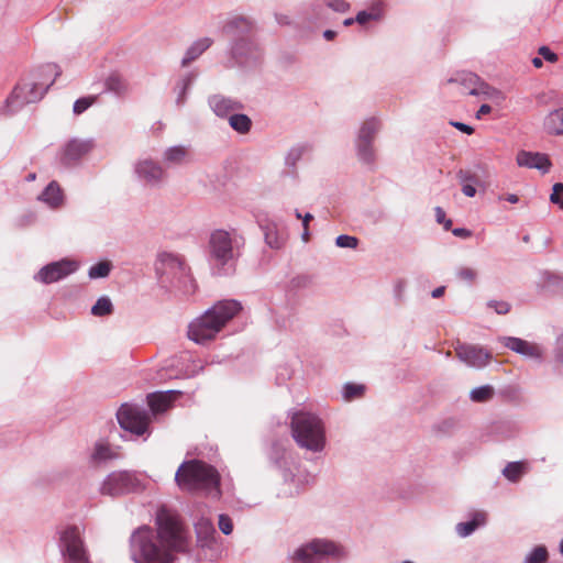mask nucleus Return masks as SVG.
<instances>
[{"label": "nucleus", "instance_id": "nucleus-1", "mask_svg": "<svg viewBox=\"0 0 563 563\" xmlns=\"http://www.w3.org/2000/svg\"><path fill=\"white\" fill-rule=\"evenodd\" d=\"M156 527V533L148 527H141L131 536V558L135 563H174L175 553L190 552L189 530L175 511L159 508Z\"/></svg>", "mask_w": 563, "mask_h": 563}, {"label": "nucleus", "instance_id": "nucleus-2", "mask_svg": "<svg viewBox=\"0 0 563 563\" xmlns=\"http://www.w3.org/2000/svg\"><path fill=\"white\" fill-rule=\"evenodd\" d=\"M242 309L236 300H221L189 323L188 338L198 344L213 340Z\"/></svg>", "mask_w": 563, "mask_h": 563}, {"label": "nucleus", "instance_id": "nucleus-3", "mask_svg": "<svg viewBox=\"0 0 563 563\" xmlns=\"http://www.w3.org/2000/svg\"><path fill=\"white\" fill-rule=\"evenodd\" d=\"M244 239L236 230H216L210 234L208 250L209 262L218 275H228L234 269L235 258Z\"/></svg>", "mask_w": 563, "mask_h": 563}, {"label": "nucleus", "instance_id": "nucleus-4", "mask_svg": "<svg viewBox=\"0 0 563 563\" xmlns=\"http://www.w3.org/2000/svg\"><path fill=\"white\" fill-rule=\"evenodd\" d=\"M59 74L58 66L55 64L42 66L34 80L22 81L14 87L7 99L8 111L14 113L24 106L41 100Z\"/></svg>", "mask_w": 563, "mask_h": 563}, {"label": "nucleus", "instance_id": "nucleus-5", "mask_svg": "<svg viewBox=\"0 0 563 563\" xmlns=\"http://www.w3.org/2000/svg\"><path fill=\"white\" fill-rule=\"evenodd\" d=\"M291 435L301 449L320 453L327 444L325 426L316 413L299 410L290 419Z\"/></svg>", "mask_w": 563, "mask_h": 563}, {"label": "nucleus", "instance_id": "nucleus-6", "mask_svg": "<svg viewBox=\"0 0 563 563\" xmlns=\"http://www.w3.org/2000/svg\"><path fill=\"white\" fill-rule=\"evenodd\" d=\"M177 485L185 490H205L219 496L220 476L217 470L198 460L184 462L175 474Z\"/></svg>", "mask_w": 563, "mask_h": 563}, {"label": "nucleus", "instance_id": "nucleus-7", "mask_svg": "<svg viewBox=\"0 0 563 563\" xmlns=\"http://www.w3.org/2000/svg\"><path fill=\"white\" fill-rule=\"evenodd\" d=\"M347 556L346 549L329 539H313L298 547L290 555L292 563H325L342 561Z\"/></svg>", "mask_w": 563, "mask_h": 563}, {"label": "nucleus", "instance_id": "nucleus-8", "mask_svg": "<svg viewBox=\"0 0 563 563\" xmlns=\"http://www.w3.org/2000/svg\"><path fill=\"white\" fill-rule=\"evenodd\" d=\"M442 85H457L462 93L481 97L483 99H495L500 96L499 90L488 85L472 71H459L448 78Z\"/></svg>", "mask_w": 563, "mask_h": 563}, {"label": "nucleus", "instance_id": "nucleus-9", "mask_svg": "<svg viewBox=\"0 0 563 563\" xmlns=\"http://www.w3.org/2000/svg\"><path fill=\"white\" fill-rule=\"evenodd\" d=\"M59 549L66 563H90L82 531L77 526L66 527L60 532Z\"/></svg>", "mask_w": 563, "mask_h": 563}, {"label": "nucleus", "instance_id": "nucleus-10", "mask_svg": "<svg viewBox=\"0 0 563 563\" xmlns=\"http://www.w3.org/2000/svg\"><path fill=\"white\" fill-rule=\"evenodd\" d=\"M279 467L282 470L283 483L278 488L277 496L279 498H292L299 495L309 483V474L302 471L296 463H288L286 460L283 461Z\"/></svg>", "mask_w": 563, "mask_h": 563}, {"label": "nucleus", "instance_id": "nucleus-11", "mask_svg": "<svg viewBox=\"0 0 563 563\" xmlns=\"http://www.w3.org/2000/svg\"><path fill=\"white\" fill-rule=\"evenodd\" d=\"M230 55L238 65L250 67L256 65L261 60L263 49L254 34H252L231 40Z\"/></svg>", "mask_w": 563, "mask_h": 563}, {"label": "nucleus", "instance_id": "nucleus-12", "mask_svg": "<svg viewBox=\"0 0 563 563\" xmlns=\"http://www.w3.org/2000/svg\"><path fill=\"white\" fill-rule=\"evenodd\" d=\"M141 488V482L136 475L129 471H117L106 476L99 492L101 495L117 497L136 492Z\"/></svg>", "mask_w": 563, "mask_h": 563}, {"label": "nucleus", "instance_id": "nucleus-13", "mask_svg": "<svg viewBox=\"0 0 563 563\" xmlns=\"http://www.w3.org/2000/svg\"><path fill=\"white\" fill-rule=\"evenodd\" d=\"M120 427L135 435H143L148 430L151 417L147 411L135 405H122L117 412Z\"/></svg>", "mask_w": 563, "mask_h": 563}, {"label": "nucleus", "instance_id": "nucleus-14", "mask_svg": "<svg viewBox=\"0 0 563 563\" xmlns=\"http://www.w3.org/2000/svg\"><path fill=\"white\" fill-rule=\"evenodd\" d=\"M155 271L159 276L161 280L164 282V277L168 279L169 276L184 283H191L189 269L186 266L184 258L175 253L162 252L158 254L155 262Z\"/></svg>", "mask_w": 563, "mask_h": 563}, {"label": "nucleus", "instance_id": "nucleus-15", "mask_svg": "<svg viewBox=\"0 0 563 563\" xmlns=\"http://www.w3.org/2000/svg\"><path fill=\"white\" fill-rule=\"evenodd\" d=\"M133 172L140 181L152 188L162 187L168 177L166 168L151 157L137 159L133 165Z\"/></svg>", "mask_w": 563, "mask_h": 563}, {"label": "nucleus", "instance_id": "nucleus-16", "mask_svg": "<svg viewBox=\"0 0 563 563\" xmlns=\"http://www.w3.org/2000/svg\"><path fill=\"white\" fill-rule=\"evenodd\" d=\"M93 148V139H70L60 147L59 161L64 166L75 165Z\"/></svg>", "mask_w": 563, "mask_h": 563}, {"label": "nucleus", "instance_id": "nucleus-17", "mask_svg": "<svg viewBox=\"0 0 563 563\" xmlns=\"http://www.w3.org/2000/svg\"><path fill=\"white\" fill-rule=\"evenodd\" d=\"M77 268L78 264L75 261L64 258L43 266L34 275V279L46 285L53 284L75 273Z\"/></svg>", "mask_w": 563, "mask_h": 563}, {"label": "nucleus", "instance_id": "nucleus-18", "mask_svg": "<svg viewBox=\"0 0 563 563\" xmlns=\"http://www.w3.org/2000/svg\"><path fill=\"white\" fill-rule=\"evenodd\" d=\"M455 353L462 363L473 368L486 366L492 357L485 349L472 344H457Z\"/></svg>", "mask_w": 563, "mask_h": 563}, {"label": "nucleus", "instance_id": "nucleus-19", "mask_svg": "<svg viewBox=\"0 0 563 563\" xmlns=\"http://www.w3.org/2000/svg\"><path fill=\"white\" fill-rule=\"evenodd\" d=\"M255 21L244 14L228 16L222 25V32L231 40L254 34Z\"/></svg>", "mask_w": 563, "mask_h": 563}, {"label": "nucleus", "instance_id": "nucleus-20", "mask_svg": "<svg viewBox=\"0 0 563 563\" xmlns=\"http://www.w3.org/2000/svg\"><path fill=\"white\" fill-rule=\"evenodd\" d=\"M499 341L504 344L505 347L517 354L536 361L542 360V349L536 343H531L516 336H501L499 338Z\"/></svg>", "mask_w": 563, "mask_h": 563}, {"label": "nucleus", "instance_id": "nucleus-21", "mask_svg": "<svg viewBox=\"0 0 563 563\" xmlns=\"http://www.w3.org/2000/svg\"><path fill=\"white\" fill-rule=\"evenodd\" d=\"M208 104L217 117L229 118L233 112L243 108V104L223 95H212L208 98Z\"/></svg>", "mask_w": 563, "mask_h": 563}, {"label": "nucleus", "instance_id": "nucleus-22", "mask_svg": "<svg viewBox=\"0 0 563 563\" xmlns=\"http://www.w3.org/2000/svg\"><path fill=\"white\" fill-rule=\"evenodd\" d=\"M517 164L521 167L536 168L547 174L551 168V162L545 154L520 151L517 154Z\"/></svg>", "mask_w": 563, "mask_h": 563}, {"label": "nucleus", "instance_id": "nucleus-23", "mask_svg": "<svg viewBox=\"0 0 563 563\" xmlns=\"http://www.w3.org/2000/svg\"><path fill=\"white\" fill-rule=\"evenodd\" d=\"M197 543L201 548H211L217 534L216 528L211 519L201 516L194 522Z\"/></svg>", "mask_w": 563, "mask_h": 563}, {"label": "nucleus", "instance_id": "nucleus-24", "mask_svg": "<svg viewBox=\"0 0 563 563\" xmlns=\"http://www.w3.org/2000/svg\"><path fill=\"white\" fill-rule=\"evenodd\" d=\"M165 167H175L187 164L190 161V148L186 145H173L163 152Z\"/></svg>", "mask_w": 563, "mask_h": 563}, {"label": "nucleus", "instance_id": "nucleus-25", "mask_svg": "<svg viewBox=\"0 0 563 563\" xmlns=\"http://www.w3.org/2000/svg\"><path fill=\"white\" fill-rule=\"evenodd\" d=\"M178 395H180L178 390L154 393L147 396V402L152 412L156 415L166 411Z\"/></svg>", "mask_w": 563, "mask_h": 563}, {"label": "nucleus", "instance_id": "nucleus-26", "mask_svg": "<svg viewBox=\"0 0 563 563\" xmlns=\"http://www.w3.org/2000/svg\"><path fill=\"white\" fill-rule=\"evenodd\" d=\"M197 77H198V73L196 70H190V71H187L184 75H181L179 77V79L177 80V82L174 87V92L176 93L175 103L178 108H181L185 106V103L187 101L188 92H189L190 88L192 87V85L195 84Z\"/></svg>", "mask_w": 563, "mask_h": 563}, {"label": "nucleus", "instance_id": "nucleus-27", "mask_svg": "<svg viewBox=\"0 0 563 563\" xmlns=\"http://www.w3.org/2000/svg\"><path fill=\"white\" fill-rule=\"evenodd\" d=\"M382 128L380 121L376 118H368L362 122L354 142L372 143Z\"/></svg>", "mask_w": 563, "mask_h": 563}, {"label": "nucleus", "instance_id": "nucleus-28", "mask_svg": "<svg viewBox=\"0 0 563 563\" xmlns=\"http://www.w3.org/2000/svg\"><path fill=\"white\" fill-rule=\"evenodd\" d=\"M261 229L264 233L265 243L274 250H279L285 244L286 238L279 233L278 225L274 221H267L261 224Z\"/></svg>", "mask_w": 563, "mask_h": 563}, {"label": "nucleus", "instance_id": "nucleus-29", "mask_svg": "<svg viewBox=\"0 0 563 563\" xmlns=\"http://www.w3.org/2000/svg\"><path fill=\"white\" fill-rule=\"evenodd\" d=\"M543 129L549 135H563V108L554 109L545 115Z\"/></svg>", "mask_w": 563, "mask_h": 563}, {"label": "nucleus", "instance_id": "nucleus-30", "mask_svg": "<svg viewBox=\"0 0 563 563\" xmlns=\"http://www.w3.org/2000/svg\"><path fill=\"white\" fill-rule=\"evenodd\" d=\"M486 520V512L476 511L472 515V519L470 521L459 522L455 527V531L461 538H466L471 536L479 527L485 526Z\"/></svg>", "mask_w": 563, "mask_h": 563}, {"label": "nucleus", "instance_id": "nucleus-31", "mask_svg": "<svg viewBox=\"0 0 563 563\" xmlns=\"http://www.w3.org/2000/svg\"><path fill=\"white\" fill-rule=\"evenodd\" d=\"M38 199L51 208H58L64 202V196L57 181H51L40 195Z\"/></svg>", "mask_w": 563, "mask_h": 563}, {"label": "nucleus", "instance_id": "nucleus-32", "mask_svg": "<svg viewBox=\"0 0 563 563\" xmlns=\"http://www.w3.org/2000/svg\"><path fill=\"white\" fill-rule=\"evenodd\" d=\"M213 43L210 37H201L195 41L186 51L181 66H188L191 62L196 60L203 52H206Z\"/></svg>", "mask_w": 563, "mask_h": 563}, {"label": "nucleus", "instance_id": "nucleus-33", "mask_svg": "<svg viewBox=\"0 0 563 563\" xmlns=\"http://www.w3.org/2000/svg\"><path fill=\"white\" fill-rule=\"evenodd\" d=\"M115 457L117 453L111 449V446L108 443L99 441L95 444L89 456V461L90 463L98 465Z\"/></svg>", "mask_w": 563, "mask_h": 563}, {"label": "nucleus", "instance_id": "nucleus-34", "mask_svg": "<svg viewBox=\"0 0 563 563\" xmlns=\"http://www.w3.org/2000/svg\"><path fill=\"white\" fill-rule=\"evenodd\" d=\"M354 145L356 151V157L362 164L373 165L375 163L376 153L374 144L354 142Z\"/></svg>", "mask_w": 563, "mask_h": 563}, {"label": "nucleus", "instance_id": "nucleus-35", "mask_svg": "<svg viewBox=\"0 0 563 563\" xmlns=\"http://www.w3.org/2000/svg\"><path fill=\"white\" fill-rule=\"evenodd\" d=\"M228 119L230 126L238 133L245 134L251 130L252 121L246 114L235 111Z\"/></svg>", "mask_w": 563, "mask_h": 563}, {"label": "nucleus", "instance_id": "nucleus-36", "mask_svg": "<svg viewBox=\"0 0 563 563\" xmlns=\"http://www.w3.org/2000/svg\"><path fill=\"white\" fill-rule=\"evenodd\" d=\"M307 150L308 146L305 144H297L291 146L285 155V166L291 170H295L297 163L302 158Z\"/></svg>", "mask_w": 563, "mask_h": 563}, {"label": "nucleus", "instance_id": "nucleus-37", "mask_svg": "<svg viewBox=\"0 0 563 563\" xmlns=\"http://www.w3.org/2000/svg\"><path fill=\"white\" fill-rule=\"evenodd\" d=\"M526 471L525 462H510L503 470V475L510 482H517Z\"/></svg>", "mask_w": 563, "mask_h": 563}, {"label": "nucleus", "instance_id": "nucleus-38", "mask_svg": "<svg viewBox=\"0 0 563 563\" xmlns=\"http://www.w3.org/2000/svg\"><path fill=\"white\" fill-rule=\"evenodd\" d=\"M106 90L113 92L118 96H121L126 92L128 86L126 82L115 74L110 75L104 82Z\"/></svg>", "mask_w": 563, "mask_h": 563}, {"label": "nucleus", "instance_id": "nucleus-39", "mask_svg": "<svg viewBox=\"0 0 563 563\" xmlns=\"http://www.w3.org/2000/svg\"><path fill=\"white\" fill-rule=\"evenodd\" d=\"M113 311V305L109 297H100L96 303L91 307V313L96 317H104L111 314Z\"/></svg>", "mask_w": 563, "mask_h": 563}, {"label": "nucleus", "instance_id": "nucleus-40", "mask_svg": "<svg viewBox=\"0 0 563 563\" xmlns=\"http://www.w3.org/2000/svg\"><path fill=\"white\" fill-rule=\"evenodd\" d=\"M365 391V386L362 384L346 383L342 387V397L346 401L360 398Z\"/></svg>", "mask_w": 563, "mask_h": 563}, {"label": "nucleus", "instance_id": "nucleus-41", "mask_svg": "<svg viewBox=\"0 0 563 563\" xmlns=\"http://www.w3.org/2000/svg\"><path fill=\"white\" fill-rule=\"evenodd\" d=\"M494 396V388L489 385L476 387L471 390L470 398L475 402H485Z\"/></svg>", "mask_w": 563, "mask_h": 563}, {"label": "nucleus", "instance_id": "nucleus-42", "mask_svg": "<svg viewBox=\"0 0 563 563\" xmlns=\"http://www.w3.org/2000/svg\"><path fill=\"white\" fill-rule=\"evenodd\" d=\"M111 272V263L108 261L99 262L92 265L88 271L90 279H98L107 277Z\"/></svg>", "mask_w": 563, "mask_h": 563}, {"label": "nucleus", "instance_id": "nucleus-43", "mask_svg": "<svg viewBox=\"0 0 563 563\" xmlns=\"http://www.w3.org/2000/svg\"><path fill=\"white\" fill-rule=\"evenodd\" d=\"M548 550L543 545L536 547L525 558V563H545L548 561Z\"/></svg>", "mask_w": 563, "mask_h": 563}, {"label": "nucleus", "instance_id": "nucleus-44", "mask_svg": "<svg viewBox=\"0 0 563 563\" xmlns=\"http://www.w3.org/2000/svg\"><path fill=\"white\" fill-rule=\"evenodd\" d=\"M455 275L460 280L473 284L477 279L478 272L472 267L461 266L456 268Z\"/></svg>", "mask_w": 563, "mask_h": 563}, {"label": "nucleus", "instance_id": "nucleus-45", "mask_svg": "<svg viewBox=\"0 0 563 563\" xmlns=\"http://www.w3.org/2000/svg\"><path fill=\"white\" fill-rule=\"evenodd\" d=\"M486 306L500 316L507 314L511 309V305L505 300L490 299L487 301Z\"/></svg>", "mask_w": 563, "mask_h": 563}, {"label": "nucleus", "instance_id": "nucleus-46", "mask_svg": "<svg viewBox=\"0 0 563 563\" xmlns=\"http://www.w3.org/2000/svg\"><path fill=\"white\" fill-rule=\"evenodd\" d=\"M335 245L341 249H356L358 239L353 235L341 234L335 239Z\"/></svg>", "mask_w": 563, "mask_h": 563}, {"label": "nucleus", "instance_id": "nucleus-47", "mask_svg": "<svg viewBox=\"0 0 563 563\" xmlns=\"http://www.w3.org/2000/svg\"><path fill=\"white\" fill-rule=\"evenodd\" d=\"M324 5L334 12L344 13L349 11L350 3L346 0H322Z\"/></svg>", "mask_w": 563, "mask_h": 563}, {"label": "nucleus", "instance_id": "nucleus-48", "mask_svg": "<svg viewBox=\"0 0 563 563\" xmlns=\"http://www.w3.org/2000/svg\"><path fill=\"white\" fill-rule=\"evenodd\" d=\"M366 10L375 22H378L384 18L385 10L382 2H374Z\"/></svg>", "mask_w": 563, "mask_h": 563}, {"label": "nucleus", "instance_id": "nucleus-49", "mask_svg": "<svg viewBox=\"0 0 563 563\" xmlns=\"http://www.w3.org/2000/svg\"><path fill=\"white\" fill-rule=\"evenodd\" d=\"M218 526H219L220 531L225 536L231 534L233 531V523H232L231 518L228 515L221 514L219 516Z\"/></svg>", "mask_w": 563, "mask_h": 563}, {"label": "nucleus", "instance_id": "nucleus-50", "mask_svg": "<svg viewBox=\"0 0 563 563\" xmlns=\"http://www.w3.org/2000/svg\"><path fill=\"white\" fill-rule=\"evenodd\" d=\"M553 192L550 196V201L554 205H558L561 209H563V198H561V194L563 192V184L555 183L552 188Z\"/></svg>", "mask_w": 563, "mask_h": 563}, {"label": "nucleus", "instance_id": "nucleus-51", "mask_svg": "<svg viewBox=\"0 0 563 563\" xmlns=\"http://www.w3.org/2000/svg\"><path fill=\"white\" fill-rule=\"evenodd\" d=\"M93 100H95V98H91V97L80 98V99L76 100L74 103V108H73L74 112L76 114L82 113L93 103Z\"/></svg>", "mask_w": 563, "mask_h": 563}, {"label": "nucleus", "instance_id": "nucleus-52", "mask_svg": "<svg viewBox=\"0 0 563 563\" xmlns=\"http://www.w3.org/2000/svg\"><path fill=\"white\" fill-rule=\"evenodd\" d=\"M553 354L555 361L563 365V331L555 339Z\"/></svg>", "mask_w": 563, "mask_h": 563}, {"label": "nucleus", "instance_id": "nucleus-53", "mask_svg": "<svg viewBox=\"0 0 563 563\" xmlns=\"http://www.w3.org/2000/svg\"><path fill=\"white\" fill-rule=\"evenodd\" d=\"M539 54L542 56V58L550 63H555L558 60V55L553 53L548 46H541L539 48Z\"/></svg>", "mask_w": 563, "mask_h": 563}, {"label": "nucleus", "instance_id": "nucleus-54", "mask_svg": "<svg viewBox=\"0 0 563 563\" xmlns=\"http://www.w3.org/2000/svg\"><path fill=\"white\" fill-rule=\"evenodd\" d=\"M355 21L356 23H358L360 25H367L368 23L371 22H375L374 20H372V16L371 14L368 13V11L365 9V10H362L360 11L356 16H355Z\"/></svg>", "mask_w": 563, "mask_h": 563}, {"label": "nucleus", "instance_id": "nucleus-55", "mask_svg": "<svg viewBox=\"0 0 563 563\" xmlns=\"http://www.w3.org/2000/svg\"><path fill=\"white\" fill-rule=\"evenodd\" d=\"M456 176L462 184H466L468 181L475 180V177L472 174H470L468 172L463 170V169H460L457 172Z\"/></svg>", "mask_w": 563, "mask_h": 563}, {"label": "nucleus", "instance_id": "nucleus-56", "mask_svg": "<svg viewBox=\"0 0 563 563\" xmlns=\"http://www.w3.org/2000/svg\"><path fill=\"white\" fill-rule=\"evenodd\" d=\"M451 124L457 129L459 131L465 133V134H468L471 135L473 132H474V129L468 125V124H465V123H462V122H451Z\"/></svg>", "mask_w": 563, "mask_h": 563}, {"label": "nucleus", "instance_id": "nucleus-57", "mask_svg": "<svg viewBox=\"0 0 563 563\" xmlns=\"http://www.w3.org/2000/svg\"><path fill=\"white\" fill-rule=\"evenodd\" d=\"M452 233L456 238L467 239L472 235V232L465 228H455L452 230Z\"/></svg>", "mask_w": 563, "mask_h": 563}, {"label": "nucleus", "instance_id": "nucleus-58", "mask_svg": "<svg viewBox=\"0 0 563 563\" xmlns=\"http://www.w3.org/2000/svg\"><path fill=\"white\" fill-rule=\"evenodd\" d=\"M462 192L466 197L472 198L476 195V188L473 185L466 183V184H463V186H462Z\"/></svg>", "mask_w": 563, "mask_h": 563}, {"label": "nucleus", "instance_id": "nucleus-59", "mask_svg": "<svg viewBox=\"0 0 563 563\" xmlns=\"http://www.w3.org/2000/svg\"><path fill=\"white\" fill-rule=\"evenodd\" d=\"M492 107L487 103H484L479 107L478 111L476 112V119H482L485 114L490 113Z\"/></svg>", "mask_w": 563, "mask_h": 563}, {"label": "nucleus", "instance_id": "nucleus-60", "mask_svg": "<svg viewBox=\"0 0 563 563\" xmlns=\"http://www.w3.org/2000/svg\"><path fill=\"white\" fill-rule=\"evenodd\" d=\"M434 213H435V220H437V222L439 224L444 222L445 212H444V210L441 207H435L434 208Z\"/></svg>", "mask_w": 563, "mask_h": 563}, {"label": "nucleus", "instance_id": "nucleus-61", "mask_svg": "<svg viewBox=\"0 0 563 563\" xmlns=\"http://www.w3.org/2000/svg\"><path fill=\"white\" fill-rule=\"evenodd\" d=\"M444 291H445V287L440 286L432 290L431 296H432V298H440L444 295Z\"/></svg>", "mask_w": 563, "mask_h": 563}, {"label": "nucleus", "instance_id": "nucleus-62", "mask_svg": "<svg viewBox=\"0 0 563 563\" xmlns=\"http://www.w3.org/2000/svg\"><path fill=\"white\" fill-rule=\"evenodd\" d=\"M201 369H202V365H200V364H198L196 362H192V369L187 372V375L188 376H194L195 374H197Z\"/></svg>", "mask_w": 563, "mask_h": 563}, {"label": "nucleus", "instance_id": "nucleus-63", "mask_svg": "<svg viewBox=\"0 0 563 563\" xmlns=\"http://www.w3.org/2000/svg\"><path fill=\"white\" fill-rule=\"evenodd\" d=\"M336 35V32L335 31H332V30H325L323 32V37L327 40V41H331L335 37Z\"/></svg>", "mask_w": 563, "mask_h": 563}, {"label": "nucleus", "instance_id": "nucleus-64", "mask_svg": "<svg viewBox=\"0 0 563 563\" xmlns=\"http://www.w3.org/2000/svg\"><path fill=\"white\" fill-rule=\"evenodd\" d=\"M312 214L311 213H306L303 217H302V227L303 229H307L308 228V223L309 221L312 219Z\"/></svg>", "mask_w": 563, "mask_h": 563}]
</instances>
